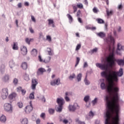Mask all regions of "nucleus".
<instances>
[{"label":"nucleus","instance_id":"nucleus-40","mask_svg":"<svg viewBox=\"0 0 124 124\" xmlns=\"http://www.w3.org/2000/svg\"><path fill=\"white\" fill-rule=\"evenodd\" d=\"M24 79L26 80V81H29V80H30V77H29V76L27 74H25L24 76Z\"/></svg>","mask_w":124,"mask_h":124},{"label":"nucleus","instance_id":"nucleus-56","mask_svg":"<svg viewBox=\"0 0 124 124\" xmlns=\"http://www.w3.org/2000/svg\"><path fill=\"white\" fill-rule=\"evenodd\" d=\"M83 67H88V63H87V62H84Z\"/></svg>","mask_w":124,"mask_h":124},{"label":"nucleus","instance_id":"nucleus-47","mask_svg":"<svg viewBox=\"0 0 124 124\" xmlns=\"http://www.w3.org/2000/svg\"><path fill=\"white\" fill-rule=\"evenodd\" d=\"M13 83V84H14V85H16V84H18V79L14 78Z\"/></svg>","mask_w":124,"mask_h":124},{"label":"nucleus","instance_id":"nucleus-39","mask_svg":"<svg viewBox=\"0 0 124 124\" xmlns=\"http://www.w3.org/2000/svg\"><path fill=\"white\" fill-rule=\"evenodd\" d=\"M90 99V96H85L84 98V100L85 102H88Z\"/></svg>","mask_w":124,"mask_h":124},{"label":"nucleus","instance_id":"nucleus-38","mask_svg":"<svg viewBox=\"0 0 124 124\" xmlns=\"http://www.w3.org/2000/svg\"><path fill=\"white\" fill-rule=\"evenodd\" d=\"M29 98H30V99H34V93H31L30 94Z\"/></svg>","mask_w":124,"mask_h":124},{"label":"nucleus","instance_id":"nucleus-42","mask_svg":"<svg viewBox=\"0 0 124 124\" xmlns=\"http://www.w3.org/2000/svg\"><path fill=\"white\" fill-rule=\"evenodd\" d=\"M48 25H52L54 24V20L53 19H48Z\"/></svg>","mask_w":124,"mask_h":124},{"label":"nucleus","instance_id":"nucleus-5","mask_svg":"<svg viewBox=\"0 0 124 124\" xmlns=\"http://www.w3.org/2000/svg\"><path fill=\"white\" fill-rule=\"evenodd\" d=\"M1 97L3 99H5L6 97L8 96V89L5 88L2 90Z\"/></svg>","mask_w":124,"mask_h":124},{"label":"nucleus","instance_id":"nucleus-45","mask_svg":"<svg viewBox=\"0 0 124 124\" xmlns=\"http://www.w3.org/2000/svg\"><path fill=\"white\" fill-rule=\"evenodd\" d=\"M84 82L85 83V85H89L90 84V81L87 79V76L84 79Z\"/></svg>","mask_w":124,"mask_h":124},{"label":"nucleus","instance_id":"nucleus-58","mask_svg":"<svg viewBox=\"0 0 124 124\" xmlns=\"http://www.w3.org/2000/svg\"><path fill=\"white\" fill-rule=\"evenodd\" d=\"M36 124H40V119H38L36 121Z\"/></svg>","mask_w":124,"mask_h":124},{"label":"nucleus","instance_id":"nucleus-20","mask_svg":"<svg viewBox=\"0 0 124 124\" xmlns=\"http://www.w3.org/2000/svg\"><path fill=\"white\" fill-rule=\"evenodd\" d=\"M117 50L121 51V50H124V46H122L120 43L117 45Z\"/></svg>","mask_w":124,"mask_h":124},{"label":"nucleus","instance_id":"nucleus-22","mask_svg":"<svg viewBox=\"0 0 124 124\" xmlns=\"http://www.w3.org/2000/svg\"><path fill=\"white\" fill-rule=\"evenodd\" d=\"M31 54L33 56H36L37 55V50L35 48H33L31 51Z\"/></svg>","mask_w":124,"mask_h":124},{"label":"nucleus","instance_id":"nucleus-53","mask_svg":"<svg viewBox=\"0 0 124 124\" xmlns=\"http://www.w3.org/2000/svg\"><path fill=\"white\" fill-rule=\"evenodd\" d=\"M80 14H81V11L80 10H78V12L77 13V17H79Z\"/></svg>","mask_w":124,"mask_h":124},{"label":"nucleus","instance_id":"nucleus-32","mask_svg":"<svg viewBox=\"0 0 124 124\" xmlns=\"http://www.w3.org/2000/svg\"><path fill=\"white\" fill-rule=\"evenodd\" d=\"M77 6L78 8H79V9H83V8H84L83 4H82L81 3L77 4Z\"/></svg>","mask_w":124,"mask_h":124},{"label":"nucleus","instance_id":"nucleus-51","mask_svg":"<svg viewBox=\"0 0 124 124\" xmlns=\"http://www.w3.org/2000/svg\"><path fill=\"white\" fill-rule=\"evenodd\" d=\"M41 100L43 102H44V103H45V102H46V99H45V97H44V96H42Z\"/></svg>","mask_w":124,"mask_h":124},{"label":"nucleus","instance_id":"nucleus-14","mask_svg":"<svg viewBox=\"0 0 124 124\" xmlns=\"http://www.w3.org/2000/svg\"><path fill=\"white\" fill-rule=\"evenodd\" d=\"M21 66L24 70H26L28 69V63L26 62H23Z\"/></svg>","mask_w":124,"mask_h":124},{"label":"nucleus","instance_id":"nucleus-57","mask_svg":"<svg viewBox=\"0 0 124 124\" xmlns=\"http://www.w3.org/2000/svg\"><path fill=\"white\" fill-rule=\"evenodd\" d=\"M78 21L80 23H83V21H82V19H81V18H80V17H78Z\"/></svg>","mask_w":124,"mask_h":124},{"label":"nucleus","instance_id":"nucleus-31","mask_svg":"<svg viewBox=\"0 0 124 124\" xmlns=\"http://www.w3.org/2000/svg\"><path fill=\"white\" fill-rule=\"evenodd\" d=\"M75 77H76V75H75V74L73 73L69 77V79L70 80H73V79H74Z\"/></svg>","mask_w":124,"mask_h":124},{"label":"nucleus","instance_id":"nucleus-7","mask_svg":"<svg viewBox=\"0 0 124 124\" xmlns=\"http://www.w3.org/2000/svg\"><path fill=\"white\" fill-rule=\"evenodd\" d=\"M106 42L108 43V44H111V43H115V40L114 39V37L112 36V35H109L108 38L106 39Z\"/></svg>","mask_w":124,"mask_h":124},{"label":"nucleus","instance_id":"nucleus-18","mask_svg":"<svg viewBox=\"0 0 124 124\" xmlns=\"http://www.w3.org/2000/svg\"><path fill=\"white\" fill-rule=\"evenodd\" d=\"M13 50H18V43L14 42V45L12 46Z\"/></svg>","mask_w":124,"mask_h":124},{"label":"nucleus","instance_id":"nucleus-8","mask_svg":"<svg viewBox=\"0 0 124 124\" xmlns=\"http://www.w3.org/2000/svg\"><path fill=\"white\" fill-rule=\"evenodd\" d=\"M4 109L5 111H7V112L12 111V106L10 104L6 103L4 105Z\"/></svg>","mask_w":124,"mask_h":124},{"label":"nucleus","instance_id":"nucleus-37","mask_svg":"<svg viewBox=\"0 0 124 124\" xmlns=\"http://www.w3.org/2000/svg\"><path fill=\"white\" fill-rule=\"evenodd\" d=\"M17 105L19 108H22L23 107V103L22 102H19L17 103Z\"/></svg>","mask_w":124,"mask_h":124},{"label":"nucleus","instance_id":"nucleus-16","mask_svg":"<svg viewBox=\"0 0 124 124\" xmlns=\"http://www.w3.org/2000/svg\"><path fill=\"white\" fill-rule=\"evenodd\" d=\"M17 96V94L16 93H12L10 94L9 96V99H15V97Z\"/></svg>","mask_w":124,"mask_h":124},{"label":"nucleus","instance_id":"nucleus-2","mask_svg":"<svg viewBox=\"0 0 124 124\" xmlns=\"http://www.w3.org/2000/svg\"><path fill=\"white\" fill-rule=\"evenodd\" d=\"M57 102L59 105V107L57 108V112H62V106L64 102V100L62 98H57Z\"/></svg>","mask_w":124,"mask_h":124},{"label":"nucleus","instance_id":"nucleus-36","mask_svg":"<svg viewBox=\"0 0 124 124\" xmlns=\"http://www.w3.org/2000/svg\"><path fill=\"white\" fill-rule=\"evenodd\" d=\"M79 62H80V58L79 57H77V60H76V63L75 65V67L77 66L79 64Z\"/></svg>","mask_w":124,"mask_h":124},{"label":"nucleus","instance_id":"nucleus-1","mask_svg":"<svg viewBox=\"0 0 124 124\" xmlns=\"http://www.w3.org/2000/svg\"><path fill=\"white\" fill-rule=\"evenodd\" d=\"M107 64L97 63L96 66L100 68L101 70H105L101 72V75L102 77H104L108 82V92L113 95L111 99L109 95L106 96L107 105L108 109L106 114L105 122H110L112 114H115V116L112 118V122H119L120 118L119 116V111L120 110V105H119V97L118 93H119V87L115 86L114 82L119 81L118 77H122L124 75V70L121 68L118 72L115 71H108V66L113 67L115 65V57H114V53L110 54L106 59ZM111 99V100H110Z\"/></svg>","mask_w":124,"mask_h":124},{"label":"nucleus","instance_id":"nucleus-23","mask_svg":"<svg viewBox=\"0 0 124 124\" xmlns=\"http://www.w3.org/2000/svg\"><path fill=\"white\" fill-rule=\"evenodd\" d=\"M0 121L1 123H5L6 122V117L4 115H2L0 118Z\"/></svg>","mask_w":124,"mask_h":124},{"label":"nucleus","instance_id":"nucleus-62","mask_svg":"<svg viewBox=\"0 0 124 124\" xmlns=\"http://www.w3.org/2000/svg\"><path fill=\"white\" fill-rule=\"evenodd\" d=\"M118 8L119 9H122L123 8V6L122 5V4H120L118 6Z\"/></svg>","mask_w":124,"mask_h":124},{"label":"nucleus","instance_id":"nucleus-26","mask_svg":"<svg viewBox=\"0 0 124 124\" xmlns=\"http://www.w3.org/2000/svg\"><path fill=\"white\" fill-rule=\"evenodd\" d=\"M47 49L48 54L49 56H52L53 55V51H52V49H51V48L47 47Z\"/></svg>","mask_w":124,"mask_h":124},{"label":"nucleus","instance_id":"nucleus-4","mask_svg":"<svg viewBox=\"0 0 124 124\" xmlns=\"http://www.w3.org/2000/svg\"><path fill=\"white\" fill-rule=\"evenodd\" d=\"M69 111L74 112L75 110L80 108V106H78V104L75 103L73 105H69Z\"/></svg>","mask_w":124,"mask_h":124},{"label":"nucleus","instance_id":"nucleus-10","mask_svg":"<svg viewBox=\"0 0 124 124\" xmlns=\"http://www.w3.org/2000/svg\"><path fill=\"white\" fill-rule=\"evenodd\" d=\"M61 84V80H60V78H58L57 79H55L54 80H53L51 81L50 84L51 86H56V85H60Z\"/></svg>","mask_w":124,"mask_h":124},{"label":"nucleus","instance_id":"nucleus-54","mask_svg":"<svg viewBox=\"0 0 124 124\" xmlns=\"http://www.w3.org/2000/svg\"><path fill=\"white\" fill-rule=\"evenodd\" d=\"M63 124H67L68 123V120H67L66 119H64L63 120Z\"/></svg>","mask_w":124,"mask_h":124},{"label":"nucleus","instance_id":"nucleus-12","mask_svg":"<svg viewBox=\"0 0 124 124\" xmlns=\"http://www.w3.org/2000/svg\"><path fill=\"white\" fill-rule=\"evenodd\" d=\"M44 72H46V70L44 68H40L37 72V75H42Z\"/></svg>","mask_w":124,"mask_h":124},{"label":"nucleus","instance_id":"nucleus-33","mask_svg":"<svg viewBox=\"0 0 124 124\" xmlns=\"http://www.w3.org/2000/svg\"><path fill=\"white\" fill-rule=\"evenodd\" d=\"M72 6L73 9L74 10L73 13H75L76 12V11H77V9H78V7H77V6H76L75 5H72Z\"/></svg>","mask_w":124,"mask_h":124},{"label":"nucleus","instance_id":"nucleus-25","mask_svg":"<svg viewBox=\"0 0 124 124\" xmlns=\"http://www.w3.org/2000/svg\"><path fill=\"white\" fill-rule=\"evenodd\" d=\"M2 80H3V81H4V82H7V81H8V80H9V76H8V75L5 76L3 78Z\"/></svg>","mask_w":124,"mask_h":124},{"label":"nucleus","instance_id":"nucleus-30","mask_svg":"<svg viewBox=\"0 0 124 124\" xmlns=\"http://www.w3.org/2000/svg\"><path fill=\"white\" fill-rule=\"evenodd\" d=\"M77 80L78 82H80L81 81V79H82V74L79 73L77 76Z\"/></svg>","mask_w":124,"mask_h":124},{"label":"nucleus","instance_id":"nucleus-64","mask_svg":"<svg viewBox=\"0 0 124 124\" xmlns=\"http://www.w3.org/2000/svg\"><path fill=\"white\" fill-rule=\"evenodd\" d=\"M18 7H19V8L22 7V4L21 3H19L18 4Z\"/></svg>","mask_w":124,"mask_h":124},{"label":"nucleus","instance_id":"nucleus-24","mask_svg":"<svg viewBox=\"0 0 124 124\" xmlns=\"http://www.w3.org/2000/svg\"><path fill=\"white\" fill-rule=\"evenodd\" d=\"M67 17L69 19V23H72V22L73 21V18L72 17L71 15L68 14H67Z\"/></svg>","mask_w":124,"mask_h":124},{"label":"nucleus","instance_id":"nucleus-49","mask_svg":"<svg viewBox=\"0 0 124 124\" xmlns=\"http://www.w3.org/2000/svg\"><path fill=\"white\" fill-rule=\"evenodd\" d=\"M29 31L30 32H31V33H34V31H33V29H32V28L30 27Z\"/></svg>","mask_w":124,"mask_h":124},{"label":"nucleus","instance_id":"nucleus-46","mask_svg":"<svg viewBox=\"0 0 124 124\" xmlns=\"http://www.w3.org/2000/svg\"><path fill=\"white\" fill-rule=\"evenodd\" d=\"M93 11L94 13H97V12H98V9H97L96 7H94L93 9Z\"/></svg>","mask_w":124,"mask_h":124},{"label":"nucleus","instance_id":"nucleus-19","mask_svg":"<svg viewBox=\"0 0 124 124\" xmlns=\"http://www.w3.org/2000/svg\"><path fill=\"white\" fill-rule=\"evenodd\" d=\"M97 35L101 37V38H103V37H105V33L104 32H100L99 33H97Z\"/></svg>","mask_w":124,"mask_h":124},{"label":"nucleus","instance_id":"nucleus-9","mask_svg":"<svg viewBox=\"0 0 124 124\" xmlns=\"http://www.w3.org/2000/svg\"><path fill=\"white\" fill-rule=\"evenodd\" d=\"M20 50L21 51V53L23 56L26 55L27 54H28V49H27V47L25 46H22L20 47Z\"/></svg>","mask_w":124,"mask_h":124},{"label":"nucleus","instance_id":"nucleus-15","mask_svg":"<svg viewBox=\"0 0 124 124\" xmlns=\"http://www.w3.org/2000/svg\"><path fill=\"white\" fill-rule=\"evenodd\" d=\"M100 87L102 90H106L107 89V91H108V87L106 86V84H105V83L102 82L101 83Z\"/></svg>","mask_w":124,"mask_h":124},{"label":"nucleus","instance_id":"nucleus-44","mask_svg":"<svg viewBox=\"0 0 124 124\" xmlns=\"http://www.w3.org/2000/svg\"><path fill=\"white\" fill-rule=\"evenodd\" d=\"M46 114L45 113H42L40 115V117L42 118L43 120H45Z\"/></svg>","mask_w":124,"mask_h":124},{"label":"nucleus","instance_id":"nucleus-27","mask_svg":"<svg viewBox=\"0 0 124 124\" xmlns=\"http://www.w3.org/2000/svg\"><path fill=\"white\" fill-rule=\"evenodd\" d=\"M22 124H28V119L27 118H23L21 121Z\"/></svg>","mask_w":124,"mask_h":124},{"label":"nucleus","instance_id":"nucleus-55","mask_svg":"<svg viewBox=\"0 0 124 124\" xmlns=\"http://www.w3.org/2000/svg\"><path fill=\"white\" fill-rule=\"evenodd\" d=\"M93 53H95L96 52H97V48H95L92 50Z\"/></svg>","mask_w":124,"mask_h":124},{"label":"nucleus","instance_id":"nucleus-29","mask_svg":"<svg viewBox=\"0 0 124 124\" xmlns=\"http://www.w3.org/2000/svg\"><path fill=\"white\" fill-rule=\"evenodd\" d=\"M106 12L107 16H110V15H112V14H113V11H109L108 9H107Z\"/></svg>","mask_w":124,"mask_h":124},{"label":"nucleus","instance_id":"nucleus-11","mask_svg":"<svg viewBox=\"0 0 124 124\" xmlns=\"http://www.w3.org/2000/svg\"><path fill=\"white\" fill-rule=\"evenodd\" d=\"M37 84H38V83L37 82V80L36 79H32V90H35V88H36V85H37Z\"/></svg>","mask_w":124,"mask_h":124},{"label":"nucleus","instance_id":"nucleus-50","mask_svg":"<svg viewBox=\"0 0 124 124\" xmlns=\"http://www.w3.org/2000/svg\"><path fill=\"white\" fill-rule=\"evenodd\" d=\"M21 93H22V95H25V94H26V91L25 89H22Z\"/></svg>","mask_w":124,"mask_h":124},{"label":"nucleus","instance_id":"nucleus-3","mask_svg":"<svg viewBox=\"0 0 124 124\" xmlns=\"http://www.w3.org/2000/svg\"><path fill=\"white\" fill-rule=\"evenodd\" d=\"M38 60L40 62H44V63H49L51 61V57H46L45 59H42L41 56H38Z\"/></svg>","mask_w":124,"mask_h":124},{"label":"nucleus","instance_id":"nucleus-43","mask_svg":"<svg viewBox=\"0 0 124 124\" xmlns=\"http://www.w3.org/2000/svg\"><path fill=\"white\" fill-rule=\"evenodd\" d=\"M94 116V113L92 111H90L89 112V117L90 118H93Z\"/></svg>","mask_w":124,"mask_h":124},{"label":"nucleus","instance_id":"nucleus-21","mask_svg":"<svg viewBox=\"0 0 124 124\" xmlns=\"http://www.w3.org/2000/svg\"><path fill=\"white\" fill-rule=\"evenodd\" d=\"M9 65L11 68H13L15 66V63L13 60H11L9 62Z\"/></svg>","mask_w":124,"mask_h":124},{"label":"nucleus","instance_id":"nucleus-48","mask_svg":"<svg viewBox=\"0 0 124 124\" xmlns=\"http://www.w3.org/2000/svg\"><path fill=\"white\" fill-rule=\"evenodd\" d=\"M96 102H97V98H95L93 101H92V103L93 104V105H94L95 104V103H96Z\"/></svg>","mask_w":124,"mask_h":124},{"label":"nucleus","instance_id":"nucleus-6","mask_svg":"<svg viewBox=\"0 0 124 124\" xmlns=\"http://www.w3.org/2000/svg\"><path fill=\"white\" fill-rule=\"evenodd\" d=\"M32 109H33V108L32 107V102H30V105H28L26 106L25 109V111L27 114H29L32 111Z\"/></svg>","mask_w":124,"mask_h":124},{"label":"nucleus","instance_id":"nucleus-13","mask_svg":"<svg viewBox=\"0 0 124 124\" xmlns=\"http://www.w3.org/2000/svg\"><path fill=\"white\" fill-rule=\"evenodd\" d=\"M72 93L70 92H66L65 93V96L64 97L65 100L66 101L68 102L70 101V99H69V97H68L70 95H71Z\"/></svg>","mask_w":124,"mask_h":124},{"label":"nucleus","instance_id":"nucleus-59","mask_svg":"<svg viewBox=\"0 0 124 124\" xmlns=\"http://www.w3.org/2000/svg\"><path fill=\"white\" fill-rule=\"evenodd\" d=\"M95 124H100V121L99 120H96L95 122Z\"/></svg>","mask_w":124,"mask_h":124},{"label":"nucleus","instance_id":"nucleus-52","mask_svg":"<svg viewBox=\"0 0 124 124\" xmlns=\"http://www.w3.org/2000/svg\"><path fill=\"white\" fill-rule=\"evenodd\" d=\"M31 19L33 22H36L35 18H34V16H31Z\"/></svg>","mask_w":124,"mask_h":124},{"label":"nucleus","instance_id":"nucleus-17","mask_svg":"<svg viewBox=\"0 0 124 124\" xmlns=\"http://www.w3.org/2000/svg\"><path fill=\"white\" fill-rule=\"evenodd\" d=\"M32 41H33V38H30V39H29V38H26L25 39V42L29 45H30V44H31V42Z\"/></svg>","mask_w":124,"mask_h":124},{"label":"nucleus","instance_id":"nucleus-34","mask_svg":"<svg viewBox=\"0 0 124 124\" xmlns=\"http://www.w3.org/2000/svg\"><path fill=\"white\" fill-rule=\"evenodd\" d=\"M48 112L50 115H53L55 113V109L53 108H49L48 109Z\"/></svg>","mask_w":124,"mask_h":124},{"label":"nucleus","instance_id":"nucleus-61","mask_svg":"<svg viewBox=\"0 0 124 124\" xmlns=\"http://www.w3.org/2000/svg\"><path fill=\"white\" fill-rule=\"evenodd\" d=\"M84 4H85V5H88V0H84Z\"/></svg>","mask_w":124,"mask_h":124},{"label":"nucleus","instance_id":"nucleus-28","mask_svg":"<svg viewBox=\"0 0 124 124\" xmlns=\"http://www.w3.org/2000/svg\"><path fill=\"white\" fill-rule=\"evenodd\" d=\"M96 21L98 24H104V20L101 18H97Z\"/></svg>","mask_w":124,"mask_h":124},{"label":"nucleus","instance_id":"nucleus-35","mask_svg":"<svg viewBox=\"0 0 124 124\" xmlns=\"http://www.w3.org/2000/svg\"><path fill=\"white\" fill-rule=\"evenodd\" d=\"M81 44H78L76 47V51H78V50H80V49H81Z\"/></svg>","mask_w":124,"mask_h":124},{"label":"nucleus","instance_id":"nucleus-41","mask_svg":"<svg viewBox=\"0 0 124 124\" xmlns=\"http://www.w3.org/2000/svg\"><path fill=\"white\" fill-rule=\"evenodd\" d=\"M46 40H47L48 42H51L52 41V38L50 36V35L46 36Z\"/></svg>","mask_w":124,"mask_h":124},{"label":"nucleus","instance_id":"nucleus-63","mask_svg":"<svg viewBox=\"0 0 124 124\" xmlns=\"http://www.w3.org/2000/svg\"><path fill=\"white\" fill-rule=\"evenodd\" d=\"M25 6H29V2H26L25 3Z\"/></svg>","mask_w":124,"mask_h":124},{"label":"nucleus","instance_id":"nucleus-60","mask_svg":"<svg viewBox=\"0 0 124 124\" xmlns=\"http://www.w3.org/2000/svg\"><path fill=\"white\" fill-rule=\"evenodd\" d=\"M118 31H119V32H120V31H122V28L121 27V26L119 27V28L118 29Z\"/></svg>","mask_w":124,"mask_h":124}]
</instances>
